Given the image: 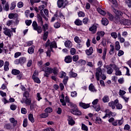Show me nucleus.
<instances>
[{
    "instance_id": "5",
    "label": "nucleus",
    "mask_w": 131,
    "mask_h": 131,
    "mask_svg": "<svg viewBox=\"0 0 131 131\" xmlns=\"http://www.w3.org/2000/svg\"><path fill=\"white\" fill-rule=\"evenodd\" d=\"M74 40L75 42L78 43L77 47V48H78V49L82 48V46H83V45L82 44L81 39H79V37H78V36H75L74 38Z\"/></svg>"
},
{
    "instance_id": "25",
    "label": "nucleus",
    "mask_w": 131,
    "mask_h": 131,
    "mask_svg": "<svg viewBox=\"0 0 131 131\" xmlns=\"http://www.w3.org/2000/svg\"><path fill=\"white\" fill-rule=\"evenodd\" d=\"M74 23L75 25H77V26H80L82 25V21H81L79 19H76L75 21H74Z\"/></svg>"
},
{
    "instance_id": "22",
    "label": "nucleus",
    "mask_w": 131,
    "mask_h": 131,
    "mask_svg": "<svg viewBox=\"0 0 131 131\" xmlns=\"http://www.w3.org/2000/svg\"><path fill=\"white\" fill-rule=\"evenodd\" d=\"M85 53L88 56H91L93 53H94V50H93V48L91 47L89 50H86Z\"/></svg>"
},
{
    "instance_id": "9",
    "label": "nucleus",
    "mask_w": 131,
    "mask_h": 131,
    "mask_svg": "<svg viewBox=\"0 0 131 131\" xmlns=\"http://www.w3.org/2000/svg\"><path fill=\"white\" fill-rule=\"evenodd\" d=\"M113 12L115 13L116 16H118L119 17H122V15H123V12L120 11V10H117L115 8L113 9Z\"/></svg>"
},
{
    "instance_id": "10",
    "label": "nucleus",
    "mask_w": 131,
    "mask_h": 131,
    "mask_svg": "<svg viewBox=\"0 0 131 131\" xmlns=\"http://www.w3.org/2000/svg\"><path fill=\"white\" fill-rule=\"evenodd\" d=\"M4 33L9 37H11V36H12V31L8 28H5L4 29Z\"/></svg>"
},
{
    "instance_id": "53",
    "label": "nucleus",
    "mask_w": 131,
    "mask_h": 131,
    "mask_svg": "<svg viewBox=\"0 0 131 131\" xmlns=\"http://www.w3.org/2000/svg\"><path fill=\"white\" fill-rule=\"evenodd\" d=\"M75 53H76V50L75 49V48H71L70 50L71 55H72L73 56L74 55H75Z\"/></svg>"
},
{
    "instance_id": "61",
    "label": "nucleus",
    "mask_w": 131,
    "mask_h": 131,
    "mask_svg": "<svg viewBox=\"0 0 131 131\" xmlns=\"http://www.w3.org/2000/svg\"><path fill=\"white\" fill-rule=\"evenodd\" d=\"M15 8H16V3L15 2H13L11 4L10 10H14Z\"/></svg>"
},
{
    "instance_id": "54",
    "label": "nucleus",
    "mask_w": 131,
    "mask_h": 131,
    "mask_svg": "<svg viewBox=\"0 0 131 131\" xmlns=\"http://www.w3.org/2000/svg\"><path fill=\"white\" fill-rule=\"evenodd\" d=\"M27 124H28V121L27 119L26 118L24 120V122H23L24 127H26L27 126Z\"/></svg>"
},
{
    "instance_id": "44",
    "label": "nucleus",
    "mask_w": 131,
    "mask_h": 131,
    "mask_svg": "<svg viewBox=\"0 0 131 131\" xmlns=\"http://www.w3.org/2000/svg\"><path fill=\"white\" fill-rule=\"evenodd\" d=\"M42 26L43 31H47L49 29V25L48 24H45L44 25H42Z\"/></svg>"
},
{
    "instance_id": "23",
    "label": "nucleus",
    "mask_w": 131,
    "mask_h": 131,
    "mask_svg": "<svg viewBox=\"0 0 131 131\" xmlns=\"http://www.w3.org/2000/svg\"><path fill=\"white\" fill-rule=\"evenodd\" d=\"M115 48L116 51H119L120 50V44L119 41H116L115 43Z\"/></svg>"
},
{
    "instance_id": "26",
    "label": "nucleus",
    "mask_w": 131,
    "mask_h": 131,
    "mask_svg": "<svg viewBox=\"0 0 131 131\" xmlns=\"http://www.w3.org/2000/svg\"><path fill=\"white\" fill-rule=\"evenodd\" d=\"M115 21L116 23H122V21H121V17H120V16L116 15L115 17Z\"/></svg>"
},
{
    "instance_id": "39",
    "label": "nucleus",
    "mask_w": 131,
    "mask_h": 131,
    "mask_svg": "<svg viewBox=\"0 0 131 131\" xmlns=\"http://www.w3.org/2000/svg\"><path fill=\"white\" fill-rule=\"evenodd\" d=\"M4 128L6 129H12V125L10 123L5 124L4 125Z\"/></svg>"
},
{
    "instance_id": "37",
    "label": "nucleus",
    "mask_w": 131,
    "mask_h": 131,
    "mask_svg": "<svg viewBox=\"0 0 131 131\" xmlns=\"http://www.w3.org/2000/svg\"><path fill=\"white\" fill-rule=\"evenodd\" d=\"M115 75L117 76H120V75H122L121 71L119 70V68L115 70Z\"/></svg>"
},
{
    "instance_id": "32",
    "label": "nucleus",
    "mask_w": 131,
    "mask_h": 131,
    "mask_svg": "<svg viewBox=\"0 0 131 131\" xmlns=\"http://www.w3.org/2000/svg\"><path fill=\"white\" fill-rule=\"evenodd\" d=\"M97 11L98 12V13H99V14L102 15L103 16H105V15H106V12H105V11L102 10L100 8H97Z\"/></svg>"
},
{
    "instance_id": "51",
    "label": "nucleus",
    "mask_w": 131,
    "mask_h": 131,
    "mask_svg": "<svg viewBox=\"0 0 131 131\" xmlns=\"http://www.w3.org/2000/svg\"><path fill=\"white\" fill-rule=\"evenodd\" d=\"M60 26H61V24H60V23L58 21L55 23L54 25V28H56V29L60 28Z\"/></svg>"
},
{
    "instance_id": "21",
    "label": "nucleus",
    "mask_w": 131,
    "mask_h": 131,
    "mask_svg": "<svg viewBox=\"0 0 131 131\" xmlns=\"http://www.w3.org/2000/svg\"><path fill=\"white\" fill-rule=\"evenodd\" d=\"M101 23L102 25H104V26H107V24H109V21L106 18H102Z\"/></svg>"
},
{
    "instance_id": "63",
    "label": "nucleus",
    "mask_w": 131,
    "mask_h": 131,
    "mask_svg": "<svg viewBox=\"0 0 131 131\" xmlns=\"http://www.w3.org/2000/svg\"><path fill=\"white\" fill-rule=\"evenodd\" d=\"M23 6H24V4L22 2H19L17 4L18 8H23Z\"/></svg>"
},
{
    "instance_id": "31",
    "label": "nucleus",
    "mask_w": 131,
    "mask_h": 131,
    "mask_svg": "<svg viewBox=\"0 0 131 131\" xmlns=\"http://www.w3.org/2000/svg\"><path fill=\"white\" fill-rule=\"evenodd\" d=\"M111 49L110 50V55H113L114 54V50H115V48H114V45H110Z\"/></svg>"
},
{
    "instance_id": "56",
    "label": "nucleus",
    "mask_w": 131,
    "mask_h": 131,
    "mask_svg": "<svg viewBox=\"0 0 131 131\" xmlns=\"http://www.w3.org/2000/svg\"><path fill=\"white\" fill-rule=\"evenodd\" d=\"M78 59H79L78 55H74L73 56V61L74 62H77V61H78Z\"/></svg>"
},
{
    "instance_id": "57",
    "label": "nucleus",
    "mask_w": 131,
    "mask_h": 131,
    "mask_svg": "<svg viewBox=\"0 0 131 131\" xmlns=\"http://www.w3.org/2000/svg\"><path fill=\"white\" fill-rule=\"evenodd\" d=\"M82 130L88 131L89 130V128L84 124H82Z\"/></svg>"
},
{
    "instance_id": "55",
    "label": "nucleus",
    "mask_w": 131,
    "mask_h": 131,
    "mask_svg": "<svg viewBox=\"0 0 131 131\" xmlns=\"http://www.w3.org/2000/svg\"><path fill=\"white\" fill-rule=\"evenodd\" d=\"M97 35H99V36H101L102 37H103V36H104V35H105V32L104 31H100V32H98L97 33Z\"/></svg>"
},
{
    "instance_id": "50",
    "label": "nucleus",
    "mask_w": 131,
    "mask_h": 131,
    "mask_svg": "<svg viewBox=\"0 0 131 131\" xmlns=\"http://www.w3.org/2000/svg\"><path fill=\"white\" fill-rule=\"evenodd\" d=\"M96 122L98 123V124H101L102 123V119L100 117H97L95 119Z\"/></svg>"
},
{
    "instance_id": "16",
    "label": "nucleus",
    "mask_w": 131,
    "mask_h": 131,
    "mask_svg": "<svg viewBox=\"0 0 131 131\" xmlns=\"http://www.w3.org/2000/svg\"><path fill=\"white\" fill-rule=\"evenodd\" d=\"M105 68L106 69V73H107V74H112V73H113V69H112V68L110 66H106Z\"/></svg>"
},
{
    "instance_id": "36",
    "label": "nucleus",
    "mask_w": 131,
    "mask_h": 131,
    "mask_svg": "<svg viewBox=\"0 0 131 131\" xmlns=\"http://www.w3.org/2000/svg\"><path fill=\"white\" fill-rule=\"evenodd\" d=\"M48 36H49V32L44 31V34H43V40H45V41L47 40Z\"/></svg>"
},
{
    "instance_id": "45",
    "label": "nucleus",
    "mask_w": 131,
    "mask_h": 131,
    "mask_svg": "<svg viewBox=\"0 0 131 131\" xmlns=\"http://www.w3.org/2000/svg\"><path fill=\"white\" fill-rule=\"evenodd\" d=\"M49 114H47V113H44L40 115V117H41V118H47Z\"/></svg>"
},
{
    "instance_id": "52",
    "label": "nucleus",
    "mask_w": 131,
    "mask_h": 131,
    "mask_svg": "<svg viewBox=\"0 0 131 131\" xmlns=\"http://www.w3.org/2000/svg\"><path fill=\"white\" fill-rule=\"evenodd\" d=\"M38 75V71L37 70H35L34 72V73L32 76V78L34 77H37V76Z\"/></svg>"
},
{
    "instance_id": "24",
    "label": "nucleus",
    "mask_w": 131,
    "mask_h": 131,
    "mask_svg": "<svg viewBox=\"0 0 131 131\" xmlns=\"http://www.w3.org/2000/svg\"><path fill=\"white\" fill-rule=\"evenodd\" d=\"M9 19H13L14 18H18V14L17 13H10L8 16Z\"/></svg>"
},
{
    "instance_id": "14",
    "label": "nucleus",
    "mask_w": 131,
    "mask_h": 131,
    "mask_svg": "<svg viewBox=\"0 0 131 131\" xmlns=\"http://www.w3.org/2000/svg\"><path fill=\"white\" fill-rule=\"evenodd\" d=\"M37 18L38 20V23L40 24L41 26L43 25V21L42 20V17L40 16V14H37Z\"/></svg>"
},
{
    "instance_id": "28",
    "label": "nucleus",
    "mask_w": 131,
    "mask_h": 131,
    "mask_svg": "<svg viewBox=\"0 0 131 131\" xmlns=\"http://www.w3.org/2000/svg\"><path fill=\"white\" fill-rule=\"evenodd\" d=\"M69 75L70 77H74H74H76L77 76V74L76 73H74L72 70L69 72Z\"/></svg>"
},
{
    "instance_id": "34",
    "label": "nucleus",
    "mask_w": 131,
    "mask_h": 131,
    "mask_svg": "<svg viewBox=\"0 0 131 131\" xmlns=\"http://www.w3.org/2000/svg\"><path fill=\"white\" fill-rule=\"evenodd\" d=\"M106 16H107V18H108L111 21H113V20L114 19V16H113V15H112L111 13H110L109 12H107Z\"/></svg>"
},
{
    "instance_id": "59",
    "label": "nucleus",
    "mask_w": 131,
    "mask_h": 131,
    "mask_svg": "<svg viewBox=\"0 0 131 131\" xmlns=\"http://www.w3.org/2000/svg\"><path fill=\"white\" fill-rule=\"evenodd\" d=\"M117 121V125L120 126L122 125L123 124V120H116Z\"/></svg>"
},
{
    "instance_id": "43",
    "label": "nucleus",
    "mask_w": 131,
    "mask_h": 131,
    "mask_svg": "<svg viewBox=\"0 0 131 131\" xmlns=\"http://www.w3.org/2000/svg\"><path fill=\"white\" fill-rule=\"evenodd\" d=\"M32 78L34 80V82H36V83H40V80L39 79V78L35 77Z\"/></svg>"
},
{
    "instance_id": "19",
    "label": "nucleus",
    "mask_w": 131,
    "mask_h": 131,
    "mask_svg": "<svg viewBox=\"0 0 131 131\" xmlns=\"http://www.w3.org/2000/svg\"><path fill=\"white\" fill-rule=\"evenodd\" d=\"M9 121L11 122V123H12L13 126H16V125H17V123H18V121L15 120L14 118H10Z\"/></svg>"
},
{
    "instance_id": "2",
    "label": "nucleus",
    "mask_w": 131,
    "mask_h": 131,
    "mask_svg": "<svg viewBox=\"0 0 131 131\" xmlns=\"http://www.w3.org/2000/svg\"><path fill=\"white\" fill-rule=\"evenodd\" d=\"M66 75H67V74L64 72H61L60 73L59 77L60 78H64L63 82L64 85H66L69 79L68 76H66Z\"/></svg>"
},
{
    "instance_id": "38",
    "label": "nucleus",
    "mask_w": 131,
    "mask_h": 131,
    "mask_svg": "<svg viewBox=\"0 0 131 131\" xmlns=\"http://www.w3.org/2000/svg\"><path fill=\"white\" fill-rule=\"evenodd\" d=\"M4 70L8 71L9 70V61H6L4 63Z\"/></svg>"
},
{
    "instance_id": "40",
    "label": "nucleus",
    "mask_w": 131,
    "mask_h": 131,
    "mask_svg": "<svg viewBox=\"0 0 131 131\" xmlns=\"http://www.w3.org/2000/svg\"><path fill=\"white\" fill-rule=\"evenodd\" d=\"M102 101L104 103H107V102H109V96H104L102 98Z\"/></svg>"
},
{
    "instance_id": "12",
    "label": "nucleus",
    "mask_w": 131,
    "mask_h": 131,
    "mask_svg": "<svg viewBox=\"0 0 131 131\" xmlns=\"http://www.w3.org/2000/svg\"><path fill=\"white\" fill-rule=\"evenodd\" d=\"M50 50L51 52L54 53V50H53V48L57 49V43H56L55 41H53L50 42Z\"/></svg>"
},
{
    "instance_id": "46",
    "label": "nucleus",
    "mask_w": 131,
    "mask_h": 131,
    "mask_svg": "<svg viewBox=\"0 0 131 131\" xmlns=\"http://www.w3.org/2000/svg\"><path fill=\"white\" fill-rule=\"evenodd\" d=\"M111 35L113 38H114L115 39H116L117 38V33L115 32H113L111 33Z\"/></svg>"
},
{
    "instance_id": "11",
    "label": "nucleus",
    "mask_w": 131,
    "mask_h": 131,
    "mask_svg": "<svg viewBox=\"0 0 131 131\" xmlns=\"http://www.w3.org/2000/svg\"><path fill=\"white\" fill-rule=\"evenodd\" d=\"M108 122L112 123L114 126H117V121H116V120H115V119H114L113 117L110 118L108 120Z\"/></svg>"
},
{
    "instance_id": "62",
    "label": "nucleus",
    "mask_w": 131,
    "mask_h": 131,
    "mask_svg": "<svg viewBox=\"0 0 131 131\" xmlns=\"http://www.w3.org/2000/svg\"><path fill=\"white\" fill-rule=\"evenodd\" d=\"M110 67H112L114 70H116V69H118L119 68L116 65H115V64H110Z\"/></svg>"
},
{
    "instance_id": "13",
    "label": "nucleus",
    "mask_w": 131,
    "mask_h": 131,
    "mask_svg": "<svg viewBox=\"0 0 131 131\" xmlns=\"http://www.w3.org/2000/svg\"><path fill=\"white\" fill-rule=\"evenodd\" d=\"M97 26L95 25H93L91 27L89 28V31H91L92 33L94 34V33H96L97 32Z\"/></svg>"
},
{
    "instance_id": "4",
    "label": "nucleus",
    "mask_w": 131,
    "mask_h": 131,
    "mask_svg": "<svg viewBox=\"0 0 131 131\" xmlns=\"http://www.w3.org/2000/svg\"><path fill=\"white\" fill-rule=\"evenodd\" d=\"M57 4V7L59 8H65V7L66 6V4L67 5L68 3H67V1H65L64 4V0H58Z\"/></svg>"
},
{
    "instance_id": "3",
    "label": "nucleus",
    "mask_w": 131,
    "mask_h": 131,
    "mask_svg": "<svg viewBox=\"0 0 131 131\" xmlns=\"http://www.w3.org/2000/svg\"><path fill=\"white\" fill-rule=\"evenodd\" d=\"M70 112L73 114V115L80 116L81 115V112L78 110L77 106H75V108L70 110Z\"/></svg>"
},
{
    "instance_id": "35",
    "label": "nucleus",
    "mask_w": 131,
    "mask_h": 131,
    "mask_svg": "<svg viewBox=\"0 0 131 131\" xmlns=\"http://www.w3.org/2000/svg\"><path fill=\"white\" fill-rule=\"evenodd\" d=\"M46 113H52L53 112V108L51 107H48L45 110Z\"/></svg>"
},
{
    "instance_id": "29",
    "label": "nucleus",
    "mask_w": 131,
    "mask_h": 131,
    "mask_svg": "<svg viewBox=\"0 0 131 131\" xmlns=\"http://www.w3.org/2000/svg\"><path fill=\"white\" fill-rule=\"evenodd\" d=\"M28 118L29 120L32 122V123H33L34 122V118L33 117V115L32 114H30L28 115Z\"/></svg>"
},
{
    "instance_id": "8",
    "label": "nucleus",
    "mask_w": 131,
    "mask_h": 131,
    "mask_svg": "<svg viewBox=\"0 0 131 131\" xmlns=\"http://www.w3.org/2000/svg\"><path fill=\"white\" fill-rule=\"evenodd\" d=\"M68 121L69 125H74L75 121L73 120V118L71 116H68Z\"/></svg>"
},
{
    "instance_id": "27",
    "label": "nucleus",
    "mask_w": 131,
    "mask_h": 131,
    "mask_svg": "<svg viewBox=\"0 0 131 131\" xmlns=\"http://www.w3.org/2000/svg\"><path fill=\"white\" fill-rule=\"evenodd\" d=\"M52 73H53L55 76H57L58 73H59V70L57 68H54L52 69Z\"/></svg>"
},
{
    "instance_id": "18",
    "label": "nucleus",
    "mask_w": 131,
    "mask_h": 131,
    "mask_svg": "<svg viewBox=\"0 0 131 131\" xmlns=\"http://www.w3.org/2000/svg\"><path fill=\"white\" fill-rule=\"evenodd\" d=\"M64 46L66 48L70 49L72 48V42L70 40H67L64 42Z\"/></svg>"
},
{
    "instance_id": "20",
    "label": "nucleus",
    "mask_w": 131,
    "mask_h": 131,
    "mask_svg": "<svg viewBox=\"0 0 131 131\" xmlns=\"http://www.w3.org/2000/svg\"><path fill=\"white\" fill-rule=\"evenodd\" d=\"M52 69H53L52 68H48V67H45L43 69V71H45V72H47L49 74H51V73H52Z\"/></svg>"
},
{
    "instance_id": "17",
    "label": "nucleus",
    "mask_w": 131,
    "mask_h": 131,
    "mask_svg": "<svg viewBox=\"0 0 131 131\" xmlns=\"http://www.w3.org/2000/svg\"><path fill=\"white\" fill-rule=\"evenodd\" d=\"M64 62H66V63H71L72 62V57L70 55L66 56L64 58Z\"/></svg>"
},
{
    "instance_id": "60",
    "label": "nucleus",
    "mask_w": 131,
    "mask_h": 131,
    "mask_svg": "<svg viewBox=\"0 0 131 131\" xmlns=\"http://www.w3.org/2000/svg\"><path fill=\"white\" fill-rule=\"evenodd\" d=\"M78 17H84V16H85L84 12H83L82 11H79L78 13Z\"/></svg>"
},
{
    "instance_id": "48",
    "label": "nucleus",
    "mask_w": 131,
    "mask_h": 131,
    "mask_svg": "<svg viewBox=\"0 0 131 131\" xmlns=\"http://www.w3.org/2000/svg\"><path fill=\"white\" fill-rule=\"evenodd\" d=\"M108 106L112 107V109H115V104H114V101H111L108 103Z\"/></svg>"
},
{
    "instance_id": "33",
    "label": "nucleus",
    "mask_w": 131,
    "mask_h": 131,
    "mask_svg": "<svg viewBox=\"0 0 131 131\" xmlns=\"http://www.w3.org/2000/svg\"><path fill=\"white\" fill-rule=\"evenodd\" d=\"M11 73L13 75H18V74H20V71L16 69H13L12 70Z\"/></svg>"
},
{
    "instance_id": "49",
    "label": "nucleus",
    "mask_w": 131,
    "mask_h": 131,
    "mask_svg": "<svg viewBox=\"0 0 131 131\" xmlns=\"http://www.w3.org/2000/svg\"><path fill=\"white\" fill-rule=\"evenodd\" d=\"M68 106H70L71 108V109H74V108H75V107H77V106L74 104V103L70 102L68 104Z\"/></svg>"
},
{
    "instance_id": "58",
    "label": "nucleus",
    "mask_w": 131,
    "mask_h": 131,
    "mask_svg": "<svg viewBox=\"0 0 131 131\" xmlns=\"http://www.w3.org/2000/svg\"><path fill=\"white\" fill-rule=\"evenodd\" d=\"M93 107L94 108V109L96 110V111H100V110H101V106H100V105H98L97 106H93Z\"/></svg>"
},
{
    "instance_id": "7",
    "label": "nucleus",
    "mask_w": 131,
    "mask_h": 131,
    "mask_svg": "<svg viewBox=\"0 0 131 131\" xmlns=\"http://www.w3.org/2000/svg\"><path fill=\"white\" fill-rule=\"evenodd\" d=\"M21 103H22V104H24V103H25V104L26 105H28V106H30V104H31V99L30 98H23V100H21Z\"/></svg>"
},
{
    "instance_id": "47",
    "label": "nucleus",
    "mask_w": 131,
    "mask_h": 131,
    "mask_svg": "<svg viewBox=\"0 0 131 131\" xmlns=\"http://www.w3.org/2000/svg\"><path fill=\"white\" fill-rule=\"evenodd\" d=\"M28 52L30 54H33V53H34V49L33 47L29 48Z\"/></svg>"
},
{
    "instance_id": "30",
    "label": "nucleus",
    "mask_w": 131,
    "mask_h": 131,
    "mask_svg": "<svg viewBox=\"0 0 131 131\" xmlns=\"http://www.w3.org/2000/svg\"><path fill=\"white\" fill-rule=\"evenodd\" d=\"M89 90L91 91V92H97V90H96V88H95V86L93 84H91L89 85Z\"/></svg>"
},
{
    "instance_id": "6",
    "label": "nucleus",
    "mask_w": 131,
    "mask_h": 131,
    "mask_svg": "<svg viewBox=\"0 0 131 131\" xmlns=\"http://www.w3.org/2000/svg\"><path fill=\"white\" fill-rule=\"evenodd\" d=\"M102 73H103V71L101 68H98L96 69V77L97 80H100V77H101V75H102Z\"/></svg>"
},
{
    "instance_id": "64",
    "label": "nucleus",
    "mask_w": 131,
    "mask_h": 131,
    "mask_svg": "<svg viewBox=\"0 0 131 131\" xmlns=\"http://www.w3.org/2000/svg\"><path fill=\"white\" fill-rule=\"evenodd\" d=\"M43 131H55V130H54V128H53L48 127L44 129Z\"/></svg>"
},
{
    "instance_id": "41",
    "label": "nucleus",
    "mask_w": 131,
    "mask_h": 131,
    "mask_svg": "<svg viewBox=\"0 0 131 131\" xmlns=\"http://www.w3.org/2000/svg\"><path fill=\"white\" fill-rule=\"evenodd\" d=\"M24 98H26L25 99H27L29 98V92L28 91H25L24 93H23Z\"/></svg>"
},
{
    "instance_id": "15",
    "label": "nucleus",
    "mask_w": 131,
    "mask_h": 131,
    "mask_svg": "<svg viewBox=\"0 0 131 131\" xmlns=\"http://www.w3.org/2000/svg\"><path fill=\"white\" fill-rule=\"evenodd\" d=\"M79 106L83 109H88V108H90V104L89 103L86 104L85 103L80 102Z\"/></svg>"
},
{
    "instance_id": "1",
    "label": "nucleus",
    "mask_w": 131,
    "mask_h": 131,
    "mask_svg": "<svg viewBox=\"0 0 131 131\" xmlns=\"http://www.w3.org/2000/svg\"><path fill=\"white\" fill-rule=\"evenodd\" d=\"M32 27L34 30L37 31L38 33H41V32H42V29H41V27L38 26L36 21H34L33 22Z\"/></svg>"
},
{
    "instance_id": "42",
    "label": "nucleus",
    "mask_w": 131,
    "mask_h": 131,
    "mask_svg": "<svg viewBox=\"0 0 131 131\" xmlns=\"http://www.w3.org/2000/svg\"><path fill=\"white\" fill-rule=\"evenodd\" d=\"M20 64H24L26 62V58L22 57L19 58Z\"/></svg>"
}]
</instances>
